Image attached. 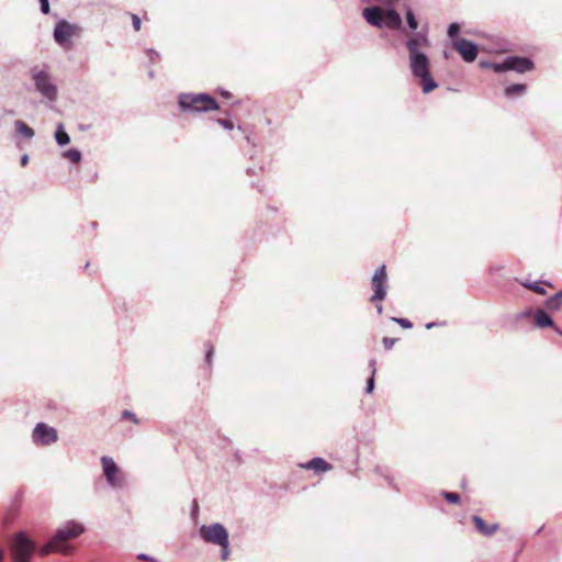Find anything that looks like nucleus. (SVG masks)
Instances as JSON below:
<instances>
[{"instance_id": "obj_25", "label": "nucleus", "mask_w": 562, "mask_h": 562, "mask_svg": "<svg viewBox=\"0 0 562 562\" xmlns=\"http://www.w3.org/2000/svg\"><path fill=\"white\" fill-rule=\"evenodd\" d=\"M63 157L69 159L74 164H78L82 159L81 151L77 148H69L63 153Z\"/></svg>"}, {"instance_id": "obj_52", "label": "nucleus", "mask_w": 562, "mask_h": 562, "mask_svg": "<svg viewBox=\"0 0 562 562\" xmlns=\"http://www.w3.org/2000/svg\"><path fill=\"white\" fill-rule=\"evenodd\" d=\"M555 294H560V299L562 300V289L559 292H557Z\"/></svg>"}, {"instance_id": "obj_19", "label": "nucleus", "mask_w": 562, "mask_h": 562, "mask_svg": "<svg viewBox=\"0 0 562 562\" xmlns=\"http://www.w3.org/2000/svg\"><path fill=\"white\" fill-rule=\"evenodd\" d=\"M14 127H15L16 134L22 136L25 139H32L35 135L34 130L21 120H16L14 122Z\"/></svg>"}, {"instance_id": "obj_43", "label": "nucleus", "mask_w": 562, "mask_h": 562, "mask_svg": "<svg viewBox=\"0 0 562 562\" xmlns=\"http://www.w3.org/2000/svg\"><path fill=\"white\" fill-rule=\"evenodd\" d=\"M376 361L374 359H371L369 361V368L371 369V375L370 376H374L375 375V372H376Z\"/></svg>"}, {"instance_id": "obj_50", "label": "nucleus", "mask_w": 562, "mask_h": 562, "mask_svg": "<svg viewBox=\"0 0 562 562\" xmlns=\"http://www.w3.org/2000/svg\"><path fill=\"white\" fill-rule=\"evenodd\" d=\"M148 77H149L150 79H153V78L155 77V72H154L153 70H150V71L148 72Z\"/></svg>"}, {"instance_id": "obj_20", "label": "nucleus", "mask_w": 562, "mask_h": 562, "mask_svg": "<svg viewBox=\"0 0 562 562\" xmlns=\"http://www.w3.org/2000/svg\"><path fill=\"white\" fill-rule=\"evenodd\" d=\"M527 91L526 83H512L505 87L504 93L507 98H515L525 94Z\"/></svg>"}, {"instance_id": "obj_27", "label": "nucleus", "mask_w": 562, "mask_h": 562, "mask_svg": "<svg viewBox=\"0 0 562 562\" xmlns=\"http://www.w3.org/2000/svg\"><path fill=\"white\" fill-rule=\"evenodd\" d=\"M460 30H461V26L459 23L457 22H452L448 25V29H447V35L448 37L453 42L454 40L457 38H460L459 37V34H460Z\"/></svg>"}, {"instance_id": "obj_14", "label": "nucleus", "mask_w": 562, "mask_h": 562, "mask_svg": "<svg viewBox=\"0 0 562 562\" xmlns=\"http://www.w3.org/2000/svg\"><path fill=\"white\" fill-rule=\"evenodd\" d=\"M362 16L366 22L374 27H384V9L378 5H370L362 10Z\"/></svg>"}, {"instance_id": "obj_35", "label": "nucleus", "mask_w": 562, "mask_h": 562, "mask_svg": "<svg viewBox=\"0 0 562 562\" xmlns=\"http://www.w3.org/2000/svg\"><path fill=\"white\" fill-rule=\"evenodd\" d=\"M216 123L220 124L225 130H233L234 128V123L231 120L216 119Z\"/></svg>"}, {"instance_id": "obj_4", "label": "nucleus", "mask_w": 562, "mask_h": 562, "mask_svg": "<svg viewBox=\"0 0 562 562\" xmlns=\"http://www.w3.org/2000/svg\"><path fill=\"white\" fill-rule=\"evenodd\" d=\"M36 552L35 541L26 531L15 532L10 541V555L12 562H31Z\"/></svg>"}, {"instance_id": "obj_48", "label": "nucleus", "mask_w": 562, "mask_h": 562, "mask_svg": "<svg viewBox=\"0 0 562 562\" xmlns=\"http://www.w3.org/2000/svg\"><path fill=\"white\" fill-rule=\"evenodd\" d=\"M374 304H375L376 313L379 315H381L383 313V306H382L381 302H376Z\"/></svg>"}, {"instance_id": "obj_16", "label": "nucleus", "mask_w": 562, "mask_h": 562, "mask_svg": "<svg viewBox=\"0 0 562 562\" xmlns=\"http://www.w3.org/2000/svg\"><path fill=\"white\" fill-rule=\"evenodd\" d=\"M472 521H473L476 530L485 537L493 536L499 529L498 524L487 525L485 522V520L479 515H473Z\"/></svg>"}, {"instance_id": "obj_39", "label": "nucleus", "mask_w": 562, "mask_h": 562, "mask_svg": "<svg viewBox=\"0 0 562 562\" xmlns=\"http://www.w3.org/2000/svg\"><path fill=\"white\" fill-rule=\"evenodd\" d=\"M374 386H375L374 376H369L368 380H367L366 393L367 394H371L373 392V390H374Z\"/></svg>"}, {"instance_id": "obj_51", "label": "nucleus", "mask_w": 562, "mask_h": 562, "mask_svg": "<svg viewBox=\"0 0 562 562\" xmlns=\"http://www.w3.org/2000/svg\"><path fill=\"white\" fill-rule=\"evenodd\" d=\"M543 528H544V526H541L540 528H538L536 533H540L543 530Z\"/></svg>"}, {"instance_id": "obj_2", "label": "nucleus", "mask_w": 562, "mask_h": 562, "mask_svg": "<svg viewBox=\"0 0 562 562\" xmlns=\"http://www.w3.org/2000/svg\"><path fill=\"white\" fill-rule=\"evenodd\" d=\"M177 102L183 113H206L220 110L218 101L206 92L180 93Z\"/></svg>"}, {"instance_id": "obj_15", "label": "nucleus", "mask_w": 562, "mask_h": 562, "mask_svg": "<svg viewBox=\"0 0 562 562\" xmlns=\"http://www.w3.org/2000/svg\"><path fill=\"white\" fill-rule=\"evenodd\" d=\"M384 27L391 30H402L403 19L401 14L393 8L387 7L384 9Z\"/></svg>"}, {"instance_id": "obj_53", "label": "nucleus", "mask_w": 562, "mask_h": 562, "mask_svg": "<svg viewBox=\"0 0 562 562\" xmlns=\"http://www.w3.org/2000/svg\"><path fill=\"white\" fill-rule=\"evenodd\" d=\"M193 505H194V508L198 509V503L195 501L193 502Z\"/></svg>"}, {"instance_id": "obj_8", "label": "nucleus", "mask_w": 562, "mask_h": 562, "mask_svg": "<svg viewBox=\"0 0 562 562\" xmlns=\"http://www.w3.org/2000/svg\"><path fill=\"white\" fill-rule=\"evenodd\" d=\"M199 532L205 542L212 544H225L229 540L228 531L221 522H214L209 526L202 525Z\"/></svg>"}, {"instance_id": "obj_41", "label": "nucleus", "mask_w": 562, "mask_h": 562, "mask_svg": "<svg viewBox=\"0 0 562 562\" xmlns=\"http://www.w3.org/2000/svg\"><path fill=\"white\" fill-rule=\"evenodd\" d=\"M138 560L146 561V562H158V560L147 553H139L137 555Z\"/></svg>"}, {"instance_id": "obj_13", "label": "nucleus", "mask_w": 562, "mask_h": 562, "mask_svg": "<svg viewBox=\"0 0 562 562\" xmlns=\"http://www.w3.org/2000/svg\"><path fill=\"white\" fill-rule=\"evenodd\" d=\"M533 326L539 329L552 328L558 335L562 336V330L555 325L550 313L543 307L535 310Z\"/></svg>"}, {"instance_id": "obj_26", "label": "nucleus", "mask_w": 562, "mask_h": 562, "mask_svg": "<svg viewBox=\"0 0 562 562\" xmlns=\"http://www.w3.org/2000/svg\"><path fill=\"white\" fill-rule=\"evenodd\" d=\"M374 472H375V473H378V474H380L381 476H383V477H384V480L386 481V483H387L391 487H393V488H395L396 491H398V487H397V485H396V483H395L394 477H393V476H392V475L386 471V469H384V468H382V467H376V468L374 469Z\"/></svg>"}, {"instance_id": "obj_5", "label": "nucleus", "mask_w": 562, "mask_h": 562, "mask_svg": "<svg viewBox=\"0 0 562 562\" xmlns=\"http://www.w3.org/2000/svg\"><path fill=\"white\" fill-rule=\"evenodd\" d=\"M30 77L35 91L49 102H55L58 97V88L52 79L46 66H34L30 69Z\"/></svg>"}, {"instance_id": "obj_46", "label": "nucleus", "mask_w": 562, "mask_h": 562, "mask_svg": "<svg viewBox=\"0 0 562 562\" xmlns=\"http://www.w3.org/2000/svg\"><path fill=\"white\" fill-rule=\"evenodd\" d=\"M20 162H21V166H23V167L26 166L29 162V156L26 154L22 155Z\"/></svg>"}, {"instance_id": "obj_10", "label": "nucleus", "mask_w": 562, "mask_h": 562, "mask_svg": "<svg viewBox=\"0 0 562 562\" xmlns=\"http://www.w3.org/2000/svg\"><path fill=\"white\" fill-rule=\"evenodd\" d=\"M32 440L36 446H50L58 440L57 430L46 423H37L32 431Z\"/></svg>"}, {"instance_id": "obj_6", "label": "nucleus", "mask_w": 562, "mask_h": 562, "mask_svg": "<svg viewBox=\"0 0 562 562\" xmlns=\"http://www.w3.org/2000/svg\"><path fill=\"white\" fill-rule=\"evenodd\" d=\"M81 31L82 29L78 24L61 19L54 26L53 37L59 46L69 48L71 46V37L79 36Z\"/></svg>"}, {"instance_id": "obj_37", "label": "nucleus", "mask_w": 562, "mask_h": 562, "mask_svg": "<svg viewBox=\"0 0 562 562\" xmlns=\"http://www.w3.org/2000/svg\"><path fill=\"white\" fill-rule=\"evenodd\" d=\"M245 139H246V142H247L249 145H251V146H252V148H254V149L251 150V153H250V158H254V157L256 156V154H257V150H256L257 144H256V142H255V140H252V138H251L250 134H246V135H245Z\"/></svg>"}, {"instance_id": "obj_36", "label": "nucleus", "mask_w": 562, "mask_h": 562, "mask_svg": "<svg viewBox=\"0 0 562 562\" xmlns=\"http://www.w3.org/2000/svg\"><path fill=\"white\" fill-rule=\"evenodd\" d=\"M38 3L43 14H48L50 12L49 0H38Z\"/></svg>"}, {"instance_id": "obj_21", "label": "nucleus", "mask_w": 562, "mask_h": 562, "mask_svg": "<svg viewBox=\"0 0 562 562\" xmlns=\"http://www.w3.org/2000/svg\"><path fill=\"white\" fill-rule=\"evenodd\" d=\"M405 12V21L408 29L413 32L412 34L418 32L417 29L419 26L418 20L409 5L404 7Z\"/></svg>"}, {"instance_id": "obj_30", "label": "nucleus", "mask_w": 562, "mask_h": 562, "mask_svg": "<svg viewBox=\"0 0 562 562\" xmlns=\"http://www.w3.org/2000/svg\"><path fill=\"white\" fill-rule=\"evenodd\" d=\"M533 314H535V310H532L531 307H527L524 311H521L520 313L516 314L515 318L517 322L525 319V318H530V317L533 318Z\"/></svg>"}, {"instance_id": "obj_23", "label": "nucleus", "mask_w": 562, "mask_h": 562, "mask_svg": "<svg viewBox=\"0 0 562 562\" xmlns=\"http://www.w3.org/2000/svg\"><path fill=\"white\" fill-rule=\"evenodd\" d=\"M543 308L548 312H559L562 308V300L560 299V294H553L549 296L544 303Z\"/></svg>"}, {"instance_id": "obj_49", "label": "nucleus", "mask_w": 562, "mask_h": 562, "mask_svg": "<svg viewBox=\"0 0 562 562\" xmlns=\"http://www.w3.org/2000/svg\"><path fill=\"white\" fill-rule=\"evenodd\" d=\"M4 560V550L0 547V562H3Z\"/></svg>"}, {"instance_id": "obj_34", "label": "nucleus", "mask_w": 562, "mask_h": 562, "mask_svg": "<svg viewBox=\"0 0 562 562\" xmlns=\"http://www.w3.org/2000/svg\"><path fill=\"white\" fill-rule=\"evenodd\" d=\"M221 547V559L227 560L229 555V540L225 544H218Z\"/></svg>"}, {"instance_id": "obj_31", "label": "nucleus", "mask_w": 562, "mask_h": 562, "mask_svg": "<svg viewBox=\"0 0 562 562\" xmlns=\"http://www.w3.org/2000/svg\"><path fill=\"white\" fill-rule=\"evenodd\" d=\"M213 355H214V347L210 341H207L205 344V362L207 363V366L212 364Z\"/></svg>"}, {"instance_id": "obj_32", "label": "nucleus", "mask_w": 562, "mask_h": 562, "mask_svg": "<svg viewBox=\"0 0 562 562\" xmlns=\"http://www.w3.org/2000/svg\"><path fill=\"white\" fill-rule=\"evenodd\" d=\"M505 65H506V57L501 63H492V69L497 74L506 72V71H508V68L505 67Z\"/></svg>"}, {"instance_id": "obj_7", "label": "nucleus", "mask_w": 562, "mask_h": 562, "mask_svg": "<svg viewBox=\"0 0 562 562\" xmlns=\"http://www.w3.org/2000/svg\"><path fill=\"white\" fill-rule=\"evenodd\" d=\"M101 465L108 485H110L112 488L123 487L124 474L122 473L116 462L111 457L103 456L101 458Z\"/></svg>"}, {"instance_id": "obj_9", "label": "nucleus", "mask_w": 562, "mask_h": 562, "mask_svg": "<svg viewBox=\"0 0 562 562\" xmlns=\"http://www.w3.org/2000/svg\"><path fill=\"white\" fill-rule=\"evenodd\" d=\"M371 286L373 290V294L370 297V302H382L387 293V273L385 265L380 266L373 273L371 279Z\"/></svg>"}, {"instance_id": "obj_1", "label": "nucleus", "mask_w": 562, "mask_h": 562, "mask_svg": "<svg viewBox=\"0 0 562 562\" xmlns=\"http://www.w3.org/2000/svg\"><path fill=\"white\" fill-rule=\"evenodd\" d=\"M404 45L408 52V67L413 78L420 85L423 93H430L438 83L431 76L430 58L424 50L430 47L428 29L411 34Z\"/></svg>"}, {"instance_id": "obj_22", "label": "nucleus", "mask_w": 562, "mask_h": 562, "mask_svg": "<svg viewBox=\"0 0 562 562\" xmlns=\"http://www.w3.org/2000/svg\"><path fill=\"white\" fill-rule=\"evenodd\" d=\"M519 283L524 288H526V289H528V290H530V291H532V292H535V293H537L539 295H546V293H547L544 288L542 286V283H543L542 281H533V282H531V281H528V280H519ZM544 283L548 284V285H551L550 282H544Z\"/></svg>"}, {"instance_id": "obj_47", "label": "nucleus", "mask_w": 562, "mask_h": 562, "mask_svg": "<svg viewBox=\"0 0 562 562\" xmlns=\"http://www.w3.org/2000/svg\"><path fill=\"white\" fill-rule=\"evenodd\" d=\"M220 93L225 98V99H229L232 98V93L227 90H224V89H220Z\"/></svg>"}, {"instance_id": "obj_28", "label": "nucleus", "mask_w": 562, "mask_h": 562, "mask_svg": "<svg viewBox=\"0 0 562 562\" xmlns=\"http://www.w3.org/2000/svg\"><path fill=\"white\" fill-rule=\"evenodd\" d=\"M442 497L450 504H458L460 502V495L454 492H441Z\"/></svg>"}, {"instance_id": "obj_18", "label": "nucleus", "mask_w": 562, "mask_h": 562, "mask_svg": "<svg viewBox=\"0 0 562 562\" xmlns=\"http://www.w3.org/2000/svg\"><path fill=\"white\" fill-rule=\"evenodd\" d=\"M36 551L38 552V554L41 557H45V555H48L49 553H53V552L63 554L64 548L58 546L54 541V538L50 537L44 546H42L38 549L36 548Z\"/></svg>"}, {"instance_id": "obj_33", "label": "nucleus", "mask_w": 562, "mask_h": 562, "mask_svg": "<svg viewBox=\"0 0 562 562\" xmlns=\"http://www.w3.org/2000/svg\"><path fill=\"white\" fill-rule=\"evenodd\" d=\"M122 418L130 419L134 424H138L139 423V419L137 418V416L133 412H131L128 409L123 411Z\"/></svg>"}, {"instance_id": "obj_29", "label": "nucleus", "mask_w": 562, "mask_h": 562, "mask_svg": "<svg viewBox=\"0 0 562 562\" xmlns=\"http://www.w3.org/2000/svg\"><path fill=\"white\" fill-rule=\"evenodd\" d=\"M393 323L398 324L404 329H411L413 328V323L407 318L402 317H391L390 318Z\"/></svg>"}, {"instance_id": "obj_40", "label": "nucleus", "mask_w": 562, "mask_h": 562, "mask_svg": "<svg viewBox=\"0 0 562 562\" xmlns=\"http://www.w3.org/2000/svg\"><path fill=\"white\" fill-rule=\"evenodd\" d=\"M131 18H132V24H133L134 30L139 31L140 25H142V21H140L139 16L137 14L132 13Z\"/></svg>"}, {"instance_id": "obj_42", "label": "nucleus", "mask_w": 562, "mask_h": 562, "mask_svg": "<svg viewBox=\"0 0 562 562\" xmlns=\"http://www.w3.org/2000/svg\"><path fill=\"white\" fill-rule=\"evenodd\" d=\"M146 54H147V56H148V58H149L150 63H155V61H156V59L159 57L158 52H156V50H155V49H153V48L147 49V50H146Z\"/></svg>"}, {"instance_id": "obj_38", "label": "nucleus", "mask_w": 562, "mask_h": 562, "mask_svg": "<svg viewBox=\"0 0 562 562\" xmlns=\"http://www.w3.org/2000/svg\"><path fill=\"white\" fill-rule=\"evenodd\" d=\"M396 338H391V337H384L382 342H383V346L386 350H390L393 348V346L395 345L396 342Z\"/></svg>"}, {"instance_id": "obj_11", "label": "nucleus", "mask_w": 562, "mask_h": 562, "mask_svg": "<svg viewBox=\"0 0 562 562\" xmlns=\"http://www.w3.org/2000/svg\"><path fill=\"white\" fill-rule=\"evenodd\" d=\"M452 47L460 54L465 63H473L479 54L477 45L467 38H457L452 43Z\"/></svg>"}, {"instance_id": "obj_3", "label": "nucleus", "mask_w": 562, "mask_h": 562, "mask_svg": "<svg viewBox=\"0 0 562 562\" xmlns=\"http://www.w3.org/2000/svg\"><path fill=\"white\" fill-rule=\"evenodd\" d=\"M85 532L86 527L82 522L70 519L60 525L52 537L58 546L64 548L63 554L69 555L75 551V547L69 541L79 538Z\"/></svg>"}, {"instance_id": "obj_44", "label": "nucleus", "mask_w": 562, "mask_h": 562, "mask_svg": "<svg viewBox=\"0 0 562 562\" xmlns=\"http://www.w3.org/2000/svg\"><path fill=\"white\" fill-rule=\"evenodd\" d=\"M445 324H446L445 322H441V323H439V322H431V323H427L426 324V328L427 329H431V328H434L436 326H443Z\"/></svg>"}, {"instance_id": "obj_12", "label": "nucleus", "mask_w": 562, "mask_h": 562, "mask_svg": "<svg viewBox=\"0 0 562 562\" xmlns=\"http://www.w3.org/2000/svg\"><path fill=\"white\" fill-rule=\"evenodd\" d=\"M505 67L508 68V71L525 74L535 68V63L528 56L510 55L506 57Z\"/></svg>"}, {"instance_id": "obj_45", "label": "nucleus", "mask_w": 562, "mask_h": 562, "mask_svg": "<svg viewBox=\"0 0 562 562\" xmlns=\"http://www.w3.org/2000/svg\"><path fill=\"white\" fill-rule=\"evenodd\" d=\"M492 63L493 61L481 60L479 65L481 68L492 69Z\"/></svg>"}, {"instance_id": "obj_24", "label": "nucleus", "mask_w": 562, "mask_h": 562, "mask_svg": "<svg viewBox=\"0 0 562 562\" xmlns=\"http://www.w3.org/2000/svg\"><path fill=\"white\" fill-rule=\"evenodd\" d=\"M54 137L59 146H66L70 143V137L68 133L65 131V126L63 123L57 124Z\"/></svg>"}, {"instance_id": "obj_17", "label": "nucleus", "mask_w": 562, "mask_h": 562, "mask_svg": "<svg viewBox=\"0 0 562 562\" xmlns=\"http://www.w3.org/2000/svg\"><path fill=\"white\" fill-rule=\"evenodd\" d=\"M301 467L307 470H313L315 473H324L333 468L330 463L321 457H315L306 463L301 464Z\"/></svg>"}]
</instances>
